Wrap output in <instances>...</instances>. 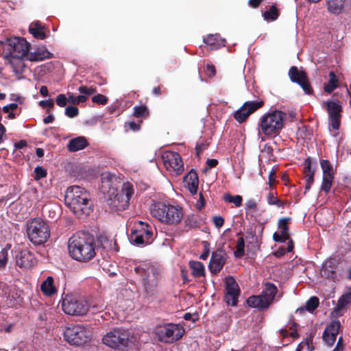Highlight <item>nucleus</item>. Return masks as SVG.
I'll return each instance as SVG.
<instances>
[{
	"mask_svg": "<svg viewBox=\"0 0 351 351\" xmlns=\"http://www.w3.org/2000/svg\"><path fill=\"white\" fill-rule=\"evenodd\" d=\"M92 336L90 328L82 325L71 324L63 332L64 339L71 346H80L87 343Z\"/></svg>",
	"mask_w": 351,
	"mask_h": 351,
	"instance_id": "nucleus-10",
	"label": "nucleus"
},
{
	"mask_svg": "<svg viewBox=\"0 0 351 351\" xmlns=\"http://www.w3.org/2000/svg\"><path fill=\"white\" fill-rule=\"evenodd\" d=\"M206 74L209 77H214L216 74V70H215V66L213 64H207L206 69Z\"/></svg>",
	"mask_w": 351,
	"mask_h": 351,
	"instance_id": "nucleus-52",
	"label": "nucleus"
},
{
	"mask_svg": "<svg viewBox=\"0 0 351 351\" xmlns=\"http://www.w3.org/2000/svg\"><path fill=\"white\" fill-rule=\"evenodd\" d=\"M6 44H30L23 37L10 36L6 38Z\"/></svg>",
	"mask_w": 351,
	"mask_h": 351,
	"instance_id": "nucleus-39",
	"label": "nucleus"
},
{
	"mask_svg": "<svg viewBox=\"0 0 351 351\" xmlns=\"http://www.w3.org/2000/svg\"><path fill=\"white\" fill-rule=\"evenodd\" d=\"M351 302V292L347 293L340 297L331 314L334 317L341 316L343 314L346 305Z\"/></svg>",
	"mask_w": 351,
	"mask_h": 351,
	"instance_id": "nucleus-23",
	"label": "nucleus"
},
{
	"mask_svg": "<svg viewBox=\"0 0 351 351\" xmlns=\"http://www.w3.org/2000/svg\"><path fill=\"white\" fill-rule=\"evenodd\" d=\"M27 234L35 245L45 243L50 237L48 224L40 218H34L27 224Z\"/></svg>",
	"mask_w": 351,
	"mask_h": 351,
	"instance_id": "nucleus-8",
	"label": "nucleus"
},
{
	"mask_svg": "<svg viewBox=\"0 0 351 351\" xmlns=\"http://www.w3.org/2000/svg\"><path fill=\"white\" fill-rule=\"evenodd\" d=\"M151 213L154 217L166 224H178L184 215L181 208L160 202L153 205Z\"/></svg>",
	"mask_w": 351,
	"mask_h": 351,
	"instance_id": "nucleus-7",
	"label": "nucleus"
},
{
	"mask_svg": "<svg viewBox=\"0 0 351 351\" xmlns=\"http://www.w3.org/2000/svg\"><path fill=\"white\" fill-rule=\"evenodd\" d=\"M192 269V274L195 277H201L205 275L204 267L199 261H191L189 263Z\"/></svg>",
	"mask_w": 351,
	"mask_h": 351,
	"instance_id": "nucleus-29",
	"label": "nucleus"
},
{
	"mask_svg": "<svg viewBox=\"0 0 351 351\" xmlns=\"http://www.w3.org/2000/svg\"><path fill=\"white\" fill-rule=\"evenodd\" d=\"M92 101L94 103L98 104L105 105L107 103L108 99L106 96L101 94H98L92 98Z\"/></svg>",
	"mask_w": 351,
	"mask_h": 351,
	"instance_id": "nucleus-48",
	"label": "nucleus"
},
{
	"mask_svg": "<svg viewBox=\"0 0 351 351\" xmlns=\"http://www.w3.org/2000/svg\"><path fill=\"white\" fill-rule=\"evenodd\" d=\"M342 106L339 101H330V125L338 130L341 120Z\"/></svg>",
	"mask_w": 351,
	"mask_h": 351,
	"instance_id": "nucleus-20",
	"label": "nucleus"
},
{
	"mask_svg": "<svg viewBox=\"0 0 351 351\" xmlns=\"http://www.w3.org/2000/svg\"><path fill=\"white\" fill-rule=\"evenodd\" d=\"M39 106H40L41 107L48 106L49 108H53L54 106V102H53V99H48V100L40 101L39 102Z\"/></svg>",
	"mask_w": 351,
	"mask_h": 351,
	"instance_id": "nucleus-56",
	"label": "nucleus"
},
{
	"mask_svg": "<svg viewBox=\"0 0 351 351\" xmlns=\"http://www.w3.org/2000/svg\"><path fill=\"white\" fill-rule=\"evenodd\" d=\"M321 167L323 170L322 190L328 193L329 191V161L328 160H322L321 161Z\"/></svg>",
	"mask_w": 351,
	"mask_h": 351,
	"instance_id": "nucleus-26",
	"label": "nucleus"
},
{
	"mask_svg": "<svg viewBox=\"0 0 351 351\" xmlns=\"http://www.w3.org/2000/svg\"><path fill=\"white\" fill-rule=\"evenodd\" d=\"M343 337H340L338 339V341L337 343L335 348L332 351H343L344 345H343Z\"/></svg>",
	"mask_w": 351,
	"mask_h": 351,
	"instance_id": "nucleus-55",
	"label": "nucleus"
},
{
	"mask_svg": "<svg viewBox=\"0 0 351 351\" xmlns=\"http://www.w3.org/2000/svg\"><path fill=\"white\" fill-rule=\"evenodd\" d=\"M130 128L133 130V131H137L139 130L140 128V125L139 124H137L134 121H130L128 123Z\"/></svg>",
	"mask_w": 351,
	"mask_h": 351,
	"instance_id": "nucleus-63",
	"label": "nucleus"
},
{
	"mask_svg": "<svg viewBox=\"0 0 351 351\" xmlns=\"http://www.w3.org/2000/svg\"><path fill=\"white\" fill-rule=\"evenodd\" d=\"M8 261V250L3 248L0 252V269H3Z\"/></svg>",
	"mask_w": 351,
	"mask_h": 351,
	"instance_id": "nucleus-44",
	"label": "nucleus"
},
{
	"mask_svg": "<svg viewBox=\"0 0 351 351\" xmlns=\"http://www.w3.org/2000/svg\"><path fill=\"white\" fill-rule=\"evenodd\" d=\"M184 182L191 193L196 194L199 185V178L196 171L193 169L191 170L184 176Z\"/></svg>",
	"mask_w": 351,
	"mask_h": 351,
	"instance_id": "nucleus-22",
	"label": "nucleus"
},
{
	"mask_svg": "<svg viewBox=\"0 0 351 351\" xmlns=\"http://www.w3.org/2000/svg\"><path fill=\"white\" fill-rule=\"evenodd\" d=\"M67 101H68V98H66V97L64 94L58 95L56 98V103L60 107L65 106Z\"/></svg>",
	"mask_w": 351,
	"mask_h": 351,
	"instance_id": "nucleus-50",
	"label": "nucleus"
},
{
	"mask_svg": "<svg viewBox=\"0 0 351 351\" xmlns=\"http://www.w3.org/2000/svg\"><path fill=\"white\" fill-rule=\"evenodd\" d=\"M134 271L138 274L143 280L145 291L149 295H153L156 293L160 270L151 263H144L134 267Z\"/></svg>",
	"mask_w": 351,
	"mask_h": 351,
	"instance_id": "nucleus-5",
	"label": "nucleus"
},
{
	"mask_svg": "<svg viewBox=\"0 0 351 351\" xmlns=\"http://www.w3.org/2000/svg\"><path fill=\"white\" fill-rule=\"evenodd\" d=\"M8 51L6 58H10V62L13 71L16 74L22 73L25 64L22 60L29 61H40L51 57V53L47 50L36 49L35 45H6Z\"/></svg>",
	"mask_w": 351,
	"mask_h": 351,
	"instance_id": "nucleus-2",
	"label": "nucleus"
},
{
	"mask_svg": "<svg viewBox=\"0 0 351 351\" xmlns=\"http://www.w3.org/2000/svg\"><path fill=\"white\" fill-rule=\"evenodd\" d=\"M94 237L85 232H77L71 237L68 242V249L70 256L80 262H87L95 255L93 247Z\"/></svg>",
	"mask_w": 351,
	"mask_h": 351,
	"instance_id": "nucleus-3",
	"label": "nucleus"
},
{
	"mask_svg": "<svg viewBox=\"0 0 351 351\" xmlns=\"http://www.w3.org/2000/svg\"><path fill=\"white\" fill-rule=\"evenodd\" d=\"M65 203L78 218H84L92 210L88 193L78 186H71L66 190Z\"/></svg>",
	"mask_w": 351,
	"mask_h": 351,
	"instance_id": "nucleus-4",
	"label": "nucleus"
},
{
	"mask_svg": "<svg viewBox=\"0 0 351 351\" xmlns=\"http://www.w3.org/2000/svg\"><path fill=\"white\" fill-rule=\"evenodd\" d=\"M277 291L278 289L273 283L266 282L262 293L259 295L250 296L247 300V304L253 308H266L272 303Z\"/></svg>",
	"mask_w": 351,
	"mask_h": 351,
	"instance_id": "nucleus-11",
	"label": "nucleus"
},
{
	"mask_svg": "<svg viewBox=\"0 0 351 351\" xmlns=\"http://www.w3.org/2000/svg\"><path fill=\"white\" fill-rule=\"evenodd\" d=\"M273 239H274V240L275 241H276V242H281V243L285 242L287 240V239H285V238H284L282 237V234H279L277 232H275L273 234Z\"/></svg>",
	"mask_w": 351,
	"mask_h": 351,
	"instance_id": "nucleus-60",
	"label": "nucleus"
},
{
	"mask_svg": "<svg viewBox=\"0 0 351 351\" xmlns=\"http://www.w3.org/2000/svg\"><path fill=\"white\" fill-rule=\"evenodd\" d=\"M323 341L327 344H329V324H326L322 335Z\"/></svg>",
	"mask_w": 351,
	"mask_h": 351,
	"instance_id": "nucleus-54",
	"label": "nucleus"
},
{
	"mask_svg": "<svg viewBox=\"0 0 351 351\" xmlns=\"http://www.w3.org/2000/svg\"><path fill=\"white\" fill-rule=\"evenodd\" d=\"M35 176L34 179L38 180L43 178L46 177L47 171L42 167H36L34 169Z\"/></svg>",
	"mask_w": 351,
	"mask_h": 351,
	"instance_id": "nucleus-45",
	"label": "nucleus"
},
{
	"mask_svg": "<svg viewBox=\"0 0 351 351\" xmlns=\"http://www.w3.org/2000/svg\"><path fill=\"white\" fill-rule=\"evenodd\" d=\"M18 107V105L15 103H12L8 106H5L3 108V110L4 112L8 113L9 112L10 110H14L16 109Z\"/></svg>",
	"mask_w": 351,
	"mask_h": 351,
	"instance_id": "nucleus-61",
	"label": "nucleus"
},
{
	"mask_svg": "<svg viewBox=\"0 0 351 351\" xmlns=\"http://www.w3.org/2000/svg\"><path fill=\"white\" fill-rule=\"evenodd\" d=\"M62 308L68 315L81 316L87 313L90 306L86 300L77 299L72 295H66L62 300Z\"/></svg>",
	"mask_w": 351,
	"mask_h": 351,
	"instance_id": "nucleus-13",
	"label": "nucleus"
},
{
	"mask_svg": "<svg viewBox=\"0 0 351 351\" xmlns=\"http://www.w3.org/2000/svg\"><path fill=\"white\" fill-rule=\"evenodd\" d=\"M117 181L115 176L109 173L101 175V190L111 211H122L129 206V202L134 193L133 186L130 183L123 184L121 190L118 191L114 186Z\"/></svg>",
	"mask_w": 351,
	"mask_h": 351,
	"instance_id": "nucleus-1",
	"label": "nucleus"
},
{
	"mask_svg": "<svg viewBox=\"0 0 351 351\" xmlns=\"http://www.w3.org/2000/svg\"><path fill=\"white\" fill-rule=\"evenodd\" d=\"M276 181V171L272 169L269 175V184L271 185Z\"/></svg>",
	"mask_w": 351,
	"mask_h": 351,
	"instance_id": "nucleus-62",
	"label": "nucleus"
},
{
	"mask_svg": "<svg viewBox=\"0 0 351 351\" xmlns=\"http://www.w3.org/2000/svg\"><path fill=\"white\" fill-rule=\"evenodd\" d=\"M36 263L34 255L27 250H21L16 255V264L21 268H30Z\"/></svg>",
	"mask_w": 351,
	"mask_h": 351,
	"instance_id": "nucleus-21",
	"label": "nucleus"
},
{
	"mask_svg": "<svg viewBox=\"0 0 351 351\" xmlns=\"http://www.w3.org/2000/svg\"><path fill=\"white\" fill-rule=\"evenodd\" d=\"M87 99V97L84 95H79V96H75L73 94L69 95L68 97V102L71 103L73 105L78 104L80 103H82L86 101Z\"/></svg>",
	"mask_w": 351,
	"mask_h": 351,
	"instance_id": "nucleus-42",
	"label": "nucleus"
},
{
	"mask_svg": "<svg viewBox=\"0 0 351 351\" xmlns=\"http://www.w3.org/2000/svg\"><path fill=\"white\" fill-rule=\"evenodd\" d=\"M285 252L286 250L284 247H280L275 252L274 254L277 257H281L285 255Z\"/></svg>",
	"mask_w": 351,
	"mask_h": 351,
	"instance_id": "nucleus-64",
	"label": "nucleus"
},
{
	"mask_svg": "<svg viewBox=\"0 0 351 351\" xmlns=\"http://www.w3.org/2000/svg\"><path fill=\"white\" fill-rule=\"evenodd\" d=\"M286 114L280 110H274L263 115L258 123L259 134L267 136H276L283 128Z\"/></svg>",
	"mask_w": 351,
	"mask_h": 351,
	"instance_id": "nucleus-6",
	"label": "nucleus"
},
{
	"mask_svg": "<svg viewBox=\"0 0 351 351\" xmlns=\"http://www.w3.org/2000/svg\"><path fill=\"white\" fill-rule=\"evenodd\" d=\"M267 202L270 205H277L279 207H283L284 203L278 199L274 193H269L267 197Z\"/></svg>",
	"mask_w": 351,
	"mask_h": 351,
	"instance_id": "nucleus-41",
	"label": "nucleus"
},
{
	"mask_svg": "<svg viewBox=\"0 0 351 351\" xmlns=\"http://www.w3.org/2000/svg\"><path fill=\"white\" fill-rule=\"evenodd\" d=\"M245 241L243 237L238 239L237 242V250L234 252V255L236 258H241L245 254Z\"/></svg>",
	"mask_w": 351,
	"mask_h": 351,
	"instance_id": "nucleus-35",
	"label": "nucleus"
},
{
	"mask_svg": "<svg viewBox=\"0 0 351 351\" xmlns=\"http://www.w3.org/2000/svg\"><path fill=\"white\" fill-rule=\"evenodd\" d=\"M183 317L185 320H191L193 322H195L198 319L197 314L192 315L189 313H185Z\"/></svg>",
	"mask_w": 351,
	"mask_h": 351,
	"instance_id": "nucleus-58",
	"label": "nucleus"
},
{
	"mask_svg": "<svg viewBox=\"0 0 351 351\" xmlns=\"http://www.w3.org/2000/svg\"><path fill=\"white\" fill-rule=\"evenodd\" d=\"M88 145V141L85 137L78 136L69 141L67 148L70 152H75L84 149Z\"/></svg>",
	"mask_w": 351,
	"mask_h": 351,
	"instance_id": "nucleus-25",
	"label": "nucleus"
},
{
	"mask_svg": "<svg viewBox=\"0 0 351 351\" xmlns=\"http://www.w3.org/2000/svg\"><path fill=\"white\" fill-rule=\"evenodd\" d=\"M79 114V110L77 107L73 106H69L65 109V114L70 117L73 118L75 117H77Z\"/></svg>",
	"mask_w": 351,
	"mask_h": 351,
	"instance_id": "nucleus-43",
	"label": "nucleus"
},
{
	"mask_svg": "<svg viewBox=\"0 0 351 351\" xmlns=\"http://www.w3.org/2000/svg\"><path fill=\"white\" fill-rule=\"evenodd\" d=\"M342 78L341 75H336L333 71H330V93L340 86Z\"/></svg>",
	"mask_w": 351,
	"mask_h": 351,
	"instance_id": "nucleus-36",
	"label": "nucleus"
},
{
	"mask_svg": "<svg viewBox=\"0 0 351 351\" xmlns=\"http://www.w3.org/2000/svg\"><path fill=\"white\" fill-rule=\"evenodd\" d=\"M223 199L226 202L233 203L236 206L239 207L242 204V197L241 195H235L232 196L229 193L225 194L223 196Z\"/></svg>",
	"mask_w": 351,
	"mask_h": 351,
	"instance_id": "nucleus-37",
	"label": "nucleus"
},
{
	"mask_svg": "<svg viewBox=\"0 0 351 351\" xmlns=\"http://www.w3.org/2000/svg\"><path fill=\"white\" fill-rule=\"evenodd\" d=\"M184 333V328L178 324H167L158 326L156 328V335L158 341L165 343H173L180 340Z\"/></svg>",
	"mask_w": 351,
	"mask_h": 351,
	"instance_id": "nucleus-12",
	"label": "nucleus"
},
{
	"mask_svg": "<svg viewBox=\"0 0 351 351\" xmlns=\"http://www.w3.org/2000/svg\"><path fill=\"white\" fill-rule=\"evenodd\" d=\"M78 90L82 94H85L87 95H91L96 93V88L93 87H87L85 86H81L79 87Z\"/></svg>",
	"mask_w": 351,
	"mask_h": 351,
	"instance_id": "nucleus-47",
	"label": "nucleus"
},
{
	"mask_svg": "<svg viewBox=\"0 0 351 351\" xmlns=\"http://www.w3.org/2000/svg\"><path fill=\"white\" fill-rule=\"evenodd\" d=\"M341 324L339 321H332L330 322V346L336 341V336L339 333Z\"/></svg>",
	"mask_w": 351,
	"mask_h": 351,
	"instance_id": "nucleus-33",
	"label": "nucleus"
},
{
	"mask_svg": "<svg viewBox=\"0 0 351 351\" xmlns=\"http://www.w3.org/2000/svg\"><path fill=\"white\" fill-rule=\"evenodd\" d=\"M227 254L222 248L213 252L209 263V269L212 274L219 273L226 262Z\"/></svg>",
	"mask_w": 351,
	"mask_h": 351,
	"instance_id": "nucleus-18",
	"label": "nucleus"
},
{
	"mask_svg": "<svg viewBox=\"0 0 351 351\" xmlns=\"http://www.w3.org/2000/svg\"><path fill=\"white\" fill-rule=\"evenodd\" d=\"M204 44H223L226 42L219 34H208L206 38H203Z\"/></svg>",
	"mask_w": 351,
	"mask_h": 351,
	"instance_id": "nucleus-31",
	"label": "nucleus"
},
{
	"mask_svg": "<svg viewBox=\"0 0 351 351\" xmlns=\"http://www.w3.org/2000/svg\"><path fill=\"white\" fill-rule=\"evenodd\" d=\"M318 298L313 296L306 301L305 306L298 308L296 311L300 313H304L305 311H307L310 313H313L314 310L318 306Z\"/></svg>",
	"mask_w": 351,
	"mask_h": 351,
	"instance_id": "nucleus-27",
	"label": "nucleus"
},
{
	"mask_svg": "<svg viewBox=\"0 0 351 351\" xmlns=\"http://www.w3.org/2000/svg\"><path fill=\"white\" fill-rule=\"evenodd\" d=\"M304 165V173L305 174V177H313L314 170L311 167V160L310 158L305 160Z\"/></svg>",
	"mask_w": 351,
	"mask_h": 351,
	"instance_id": "nucleus-40",
	"label": "nucleus"
},
{
	"mask_svg": "<svg viewBox=\"0 0 351 351\" xmlns=\"http://www.w3.org/2000/svg\"><path fill=\"white\" fill-rule=\"evenodd\" d=\"M28 30L29 34L36 39L43 40L47 37L46 28L39 21L31 23Z\"/></svg>",
	"mask_w": 351,
	"mask_h": 351,
	"instance_id": "nucleus-24",
	"label": "nucleus"
},
{
	"mask_svg": "<svg viewBox=\"0 0 351 351\" xmlns=\"http://www.w3.org/2000/svg\"><path fill=\"white\" fill-rule=\"evenodd\" d=\"M345 0H330V12L339 14L341 12Z\"/></svg>",
	"mask_w": 351,
	"mask_h": 351,
	"instance_id": "nucleus-34",
	"label": "nucleus"
},
{
	"mask_svg": "<svg viewBox=\"0 0 351 351\" xmlns=\"http://www.w3.org/2000/svg\"><path fill=\"white\" fill-rule=\"evenodd\" d=\"M102 342L106 346L118 351H126L131 343L128 331L122 328H114L107 332L103 337Z\"/></svg>",
	"mask_w": 351,
	"mask_h": 351,
	"instance_id": "nucleus-9",
	"label": "nucleus"
},
{
	"mask_svg": "<svg viewBox=\"0 0 351 351\" xmlns=\"http://www.w3.org/2000/svg\"><path fill=\"white\" fill-rule=\"evenodd\" d=\"M289 75L291 81L300 84L305 93L311 94L312 93V88L304 72L299 71L296 66H291Z\"/></svg>",
	"mask_w": 351,
	"mask_h": 351,
	"instance_id": "nucleus-19",
	"label": "nucleus"
},
{
	"mask_svg": "<svg viewBox=\"0 0 351 351\" xmlns=\"http://www.w3.org/2000/svg\"><path fill=\"white\" fill-rule=\"evenodd\" d=\"M53 279L52 277L49 276L41 285V291L45 295L51 296L56 291L53 285Z\"/></svg>",
	"mask_w": 351,
	"mask_h": 351,
	"instance_id": "nucleus-28",
	"label": "nucleus"
},
{
	"mask_svg": "<svg viewBox=\"0 0 351 351\" xmlns=\"http://www.w3.org/2000/svg\"><path fill=\"white\" fill-rule=\"evenodd\" d=\"M291 221L290 217L287 218H282L278 221V228L281 229L280 234H282V237L285 238V239L289 240V222Z\"/></svg>",
	"mask_w": 351,
	"mask_h": 351,
	"instance_id": "nucleus-32",
	"label": "nucleus"
},
{
	"mask_svg": "<svg viewBox=\"0 0 351 351\" xmlns=\"http://www.w3.org/2000/svg\"><path fill=\"white\" fill-rule=\"evenodd\" d=\"M279 15L280 12L275 5H272L268 10L263 14L264 19L267 21L276 20Z\"/></svg>",
	"mask_w": 351,
	"mask_h": 351,
	"instance_id": "nucleus-30",
	"label": "nucleus"
},
{
	"mask_svg": "<svg viewBox=\"0 0 351 351\" xmlns=\"http://www.w3.org/2000/svg\"><path fill=\"white\" fill-rule=\"evenodd\" d=\"M225 284L226 293L224 300L228 305L236 306L240 295L239 285L232 276H228L226 278Z\"/></svg>",
	"mask_w": 351,
	"mask_h": 351,
	"instance_id": "nucleus-15",
	"label": "nucleus"
},
{
	"mask_svg": "<svg viewBox=\"0 0 351 351\" xmlns=\"http://www.w3.org/2000/svg\"><path fill=\"white\" fill-rule=\"evenodd\" d=\"M263 2V0H249L248 5L253 8H257Z\"/></svg>",
	"mask_w": 351,
	"mask_h": 351,
	"instance_id": "nucleus-59",
	"label": "nucleus"
},
{
	"mask_svg": "<svg viewBox=\"0 0 351 351\" xmlns=\"http://www.w3.org/2000/svg\"><path fill=\"white\" fill-rule=\"evenodd\" d=\"M213 220L215 226L217 228H221V227H222L223 226L224 219L222 217L215 216V217H213Z\"/></svg>",
	"mask_w": 351,
	"mask_h": 351,
	"instance_id": "nucleus-53",
	"label": "nucleus"
},
{
	"mask_svg": "<svg viewBox=\"0 0 351 351\" xmlns=\"http://www.w3.org/2000/svg\"><path fill=\"white\" fill-rule=\"evenodd\" d=\"M141 228L134 230L130 235V240L136 245H143L150 243L152 241L153 232L149 229V226L143 222H140Z\"/></svg>",
	"mask_w": 351,
	"mask_h": 351,
	"instance_id": "nucleus-16",
	"label": "nucleus"
},
{
	"mask_svg": "<svg viewBox=\"0 0 351 351\" xmlns=\"http://www.w3.org/2000/svg\"><path fill=\"white\" fill-rule=\"evenodd\" d=\"M164 165L167 170L174 172L176 176L184 171V164L180 155L177 152H169L162 156Z\"/></svg>",
	"mask_w": 351,
	"mask_h": 351,
	"instance_id": "nucleus-14",
	"label": "nucleus"
},
{
	"mask_svg": "<svg viewBox=\"0 0 351 351\" xmlns=\"http://www.w3.org/2000/svg\"><path fill=\"white\" fill-rule=\"evenodd\" d=\"M263 105V101H247L234 114V119L239 123L244 122L248 117L260 108Z\"/></svg>",
	"mask_w": 351,
	"mask_h": 351,
	"instance_id": "nucleus-17",
	"label": "nucleus"
},
{
	"mask_svg": "<svg viewBox=\"0 0 351 351\" xmlns=\"http://www.w3.org/2000/svg\"><path fill=\"white\" fill-rule=\"evenodd\" d=\"M256 209V202L254 199H250L246 203V210H254Z\"/></svg>",
	"mask_w": 351,
	"mask_h": 351,
	"instance_id": "nucleus-57",
	"label": "nucleus"
},
{
	"mask_svg": "<svg viewBox=\"0 0 351 351\" xmlns=\"http://www.w3.org/2000/svg\"><path fill=\"white\" fill-rule=\"evenodd\" d=\"M149 114V111L146 106H141L134 107V116L137 118L146 117Z\"/></svg>",
	"mask_w": 351,
	"mask_h": 351,
	"instance_id": "nucleus-38",
	"label": "nucleus"
},
{
	"mask_svg": "<svg viewBox=\"0 0 351 351\" xmlns=\"http://www.w3.org/2000/svg\"><path fill=\"white\" fill-rule=\"evenodd\" d=\"M184 223L189 228H195L197 226V221L193 215H187L185 218Z\"/></svg>",
	"mask_w": 351,
	"mask_h": 351,
	"instance_id": "nucleus-46",
	"label": "nucleus"
},
{
	"mask_svg": "<svg viewBox=\"0 0 351 351\" xmlns=\"http://www.w3.org/2000/svg\"><path fill=\"white\" fill-rule=\"evenodd\" d=\"M310 134L311 133L307 127L302 126L301 128H298L297 135L302 138H307Z\"/></svg>",
	"mask_w": 351,
	"mask_h": 351,
	"instance_id": "nucleus-49",
	"label": "nucleus"
},
{
	"mask_svg": "<svg viewBox=\"0 0 351 351\" xmlns=\"http://www.w3.org/2000/svg\"><path fill=\"white\" fill-rule=\"evenodd\" d=\"M98 241L101 243L102 248L107 249L110 247L109 241L106 236H99Z\"/></svg>",
	"mask_w": 351,
	"mask_h": 351,
	"instance_id": "nucleus-51",
	"label": "nucleus"
}]
</instances>
